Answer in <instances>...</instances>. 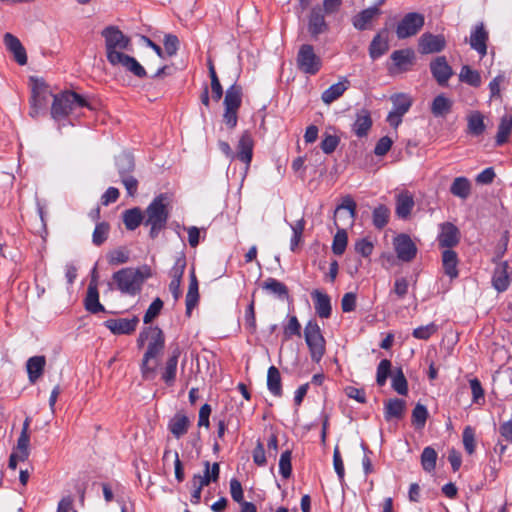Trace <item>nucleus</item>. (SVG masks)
<instances>
[{
  "label": "nucleus",
  "instance_id": "nucleus-1",
  "mask_svg": "<svg viewBox=\"0 0 512 512\" xmlns=\"http://www.w3.org/2000/svg\"><path fill=\"white\" fill-rule=\"evenodd\" d=\"M102 36L105 39L107 60L112 66L122 67L140 78L146 76L143 66L135 58L125 54L130 46L127 36L114 26L105 28Z\"/></svg>",
  "mask_w": 512,
  "mask_h": 512
},
{
  "label": "nucleus",
  "instance_id": "nucleus-2",
  "mask_svg": "<svg viewBox=\"0 0 512 512\" xmlns=\"http://www.w3.org/2000/svg\"><path fill=\"white\" fill-rule=\"evenodd\" d=\"M144 337L149 338V343L143 357L141 372L144 379L151 380L154 378L156 370V363L151 364V360L163 351L165 339L162 330L158 327H150L147 332H142L139 342L142 343Z\"/></svg>",
  "mask_w": 512,
  "mask_h": 512
},
{
  "label": "nucleus",
  "instance_id": "nucleus-3",
  "mask_svg": "<svg viewBox=\"0 0 512 512\" xmlns=\"http://www.w3.org/2000/svg\"><path fill=\"white\" fill-rule=\"evenodd\" d=\"M150 276V269L143 268H123L113 274V280L117 289L123 294L134 296L141 291L144 281Z\"/></svg>",
  "mask_w": 512,
  "mask_h": 512
},
{
  "label": "nucleus",
  "instance_id": "nucleus-4",
  "mask_svg": "<svg viewBox=\"0 0 512 512\" xmlns=\"http://www.w3.org/2000/svg\"><path fill=\"white\" fill-rule=\"evenodd\" d=\"M169 198L165 194L157 196L146 208L144 224L150 226V237L156 238L167 224Z\"/></svg>",
  "mask_w": 512,
  "mask_h": 512
},
{
  "label": "nucleus",
  "instance_id": "nucleus-5",
  "mask_svg": "<svg viewBox=\"0 0 512 512\" xmlns=\"http://www.w3.org/2000/svg\"><path fill=\"white\" fill-rule=\"evenodd\" d=\"M86 100L79 94L71 91L63 92L54 96L51 115L58 120L68 116L78 107H88Z\"/></svg>",
  "mask_w": 512,
  "mask_h": 512
},
{
  "label": "nucleus",
  "instance_id": "nucleus-6",
  "mask_svg": "<svg viewBox=\"0 0 512 512\" xmlns=\"http://www.w3.org/2000/svg\"><path fill=\"white\" fill-rule=\"evenodd\" d=\"M304 337L311 359L316 363L320 362L326 352V341L315 320H310L305 325Z\"/></svg>",
  "mask_w": 512,
  "mask_h": 512
},
{
  "label": "nucleus",
  "instance_id": "nucleus-7",
  "mask_svg": "<svg viewBox=\"0 0 512 512\" xmlns=\"http://www.w3.org/2000/svg\"><path fill=\"white\" fill-rule=\"evenodd\" d=\"M321 57L315 52L311 44H302L296 56L297 68L308 75L317 74L322 68Z\"/></svg>",
  "mask_w": 512,
  "mask_h": 512
},
{
  "label": "nucleus",
  "instance_id": "nucleus-8",
  "mask_svg": "<svg viewBox=\"0 0 512 512\" xmlns=\"http://www.w3.org/2000/svg\"><path fill=\"white\" fill-rule=\"evenodd\" d=\"M242 102V89L238 85L230 86L224 97L225 111L223 114V121L229 128H234L237 125V112Z\"/></svg>",
  "mask_w": 512,
  "mask_h": 512
},
{
  "label": "nucleus",
  "instance_id": "nucleus-9",
  "mask_svg": "<svg viewBox=\"0 0 512 512\" xmlns=\"http://www.w3.org/2000/svg\"><path fill=\"white\" fill-rule=\"evenodd\" d=\"M391 101L393 108L387 116V122L390 126L396 128L401 123L403 115L407 113L411 107L412 100L404 94H398L392 96Z\"/></svg>",
  "mask_w": 512,
  "mask_h": 512
},
{
  "label": "nucleus",
  "instance_id": "nucleus-10",
  "mask_svg": "<svg viewBox=\"0 0 512 512\" xmlns=\"http://www.w3.org/2000/svg\"><path fill=\"white\" fill-rule=\"evenodd\" d=\"M393 247L397 259L401 262H410L416 255V246L407 234H398L393 238Z\"/></svg>",
  "mask_w": 512,
  "mask_h": 512
},
{
  "label": "nucleus",
  "instance_id": "nucleus-11",
  "mask_svg": "<svg viewBox=\"0 0 512 512\" xmlns=\"http://www.w3.org/2000/svg\"><path fill=\"white\" fill-rule=\"evenodd\" d=\"M446 45L445 37L441 34L424 33L418 40V51L423 54L438 53Z\"/></svg>",
  "mask_w": 512,
  "mask_h": 512
},
{
  "label": "nucleus",
  "instance_id": "nucleus-12",
  "mask_svg": "<svg viewBox=\"0 0 512 512\" xmlns=\"http://www.w3.org/2000/svg\"><path fill=\"white\" fill-rule=\"evenodd\" d=\"M254 142L252 136L248 132H244L238 142L237 152L235 153V159L240 160L245 164V170L247 171L253 156Z\"/></svg>",
  "mask_w": 512,
  "mask_h": 512
},
{
  "label": "nucleus",
  "instance_id": "nucleus-13",
  "mask_svg": "<svg viewBox=\"0 0 512 512\" xmlns=\"http://www.w3.org/2000/svg\"><path fill=\"white\" fill-rule=\"evenodd\" d=\"M430 70L439 85H445L453 74L452 68L444 56L435 58L430 63Z\"/></svg>",
  "mask_w": 512,
  "mask_h": 512
},
{
  "label": "nucleus",
  "instance_id": "nucleus-14",
  "mask_svg": "<svg viewBox=\"0 0 512 512\" xmlns=\"http://www.w3.org/2000/svg\"><path fill=\"white\" fill-rule=\"evenodd\" d=\"M460 240L458 228L452 223H443L438 235V243L442 248L451 249L456 246Z\"/></svg>",
  "mask_w": 512,
  "mask_h": 512
},
{
  "label": "nucleus",
  "instance_id": "nucleus-15",
  "mask_svg": "<svg viewBox=\"0 0 512 512\" xmlns=\"http://www.w3.org/2000/svg\"><path fill=\"white\" fill-rule=\"evenodd\" d=\"M329 30V25L325 20L324 14L319 7L311 10L308 20V31L314 38L320 34L326 33Z\"/></svg>",
  "mask_w": 512,
  "mask_h": 512
},
{
  "label": "nucleus",
  "instance_id": "nucleus-16",
  "mask_svg": "<svg viewBox=\"0 0 512 512\" xmlns=\"http://www.w3.org/2000/svg\"><path fill=\"white\" fill-rule=\"evenodd\" d=\"M139 320L137 317L128 318H118V319H109L105 321V326L113 333V334H130L135 331L136 326Z\"/></svg>",
  "mask_w": 512,
  "mask_h": 512
},
{
  "label": "nucleus",
  "instance_id": "nucleus-17",
  "mask_svg": "<svg viewBox=\"0 0 512 512\" xmlns=\"http://www.w3.org/2000/svg\"><path fill=\"white\" fill-rule=\"evenodd\" d=\"M390 32L382 29L371 41L369 55L372 59H377L389 50Z\"/></svg>",
  "mask_w": 512,
  "mask_h": 512
},
{
  "label": "nucleus",
  "instance_id": "nucleus-18",
  "mask_svg": "<svg viewBox=\"0 0 512 512\" xmlns=\"http://www.w3.org/2000/svg\"><path fill=\"white\" fill-rule=\"evenodd\" d=\"M180 355L181 350L178 346H176L172 349L171 354L165 363L161 378L167 385H172L175 382L178 359Z\"/></svg>",
  "mask_w": 512,
  "mask_h": 512
},
{
  "label": "nucleus",
  "instance_id": "nucleus-19",
  "mask_svg": "<svg viewBox=\"0 0 512 512\" xmlns=\"http://www.w3.org/2000/svg\"><path fill=\"white\" fill-rule=\"evenodd\" d=\"M4 44L6 48L14 55V59L19 65H25L27 63L25 48L17 37L11 33H6L4 35Z\"/></svg>",
  "mask_w": 512,
  "mask_h": 512
},
{
  "label": "nucleus",
  "instance_id": "nucleus-20",
  "mask_svg": "<svg viewBox=\"0 0 512 512\" xmlns=\"http://www.w3.org/2000/svg\"><path fill=\"white\" fill-rule=\"evenodd\" d=\"M487 40L488 33L484 28V25L481 23L475 27V29L471 32L470 35V46L472 49L476 50L480 56H485L487 53Z\"/></svg>",
  "mask_w": 512,
  "mask_h": 512
},
{
  "label": "nucleus",
  "instance_id": "nucleus-21",
  "mask_svg": "<svg viewBox=\"0 0 512 512\" xmlns=\"http://www.w3.org/2000/svg\"><path fill=\"white\" fill-rule=\"evenodd\" d=\"M190 425L191 421L188 416L182 412H178L170 419L168 430L174 437L179 439L188 432Z\"/></svg>",
  "mask_w": 512,
  "mask_h": 512
},
{
  "label": "nucleus",
  "instance_id": "nucleus-22",
  "mask_svg": "<svg viewBox=\"0 0 512 512\" xmlns=\"http://www.w3.org/2000/svg\"><path fill=\"white\" fill-rule=\"evenodd\" d=\"M204 474L203 475H194L192 479L193 486L199 485L200 487H204L210 484V482H216L219 478L220 467L218 463H214L210 466L208 461L204 462Z\"/></svg>",
  "mask_w": 512,
  "mask_h": 512
},
{
  "label": "nucleus",
  "instance_id": "nucleus-23",
  "mask_svg": "<svg viewBox=\"0 0 512 512\" xmlns=\"http://www.w3.org/2000/svg\"><path fill=\"white\" fill-rule=\"evenodd\" d=\"M372 127V119L370 112L366 109H362L356 114V119L352 125V131L359 137L367 136L368 132Z\"/></svg>",
  "mask_w": 512,
  "mask_h": 512
},
{
  "label": "nucleus",
  "instance_id": "nucleus-24",
  "mask_svg": "<svg viewBox=\"0 0 512 512\" xmlns=\"http://www.w3.org/2000/svg\"><path fill=\"white\" fill-rule=\"evenodd\" d=\"M349 87V81L342 78L339 82L331 85L321 94V100L329 105L339 99Z\"/></svg>",
  "mask_w": 512,
  "mask_h": 512
},
{
  "label": "nucleus",
  "instance_id": "nucleus-25",
  "mask_svg": "<svg viewBox=\"0 0 512 512\" xmlns=\"http://www.w3.org/2000/svg\"><path fill=\"white\" fill-rule=\"evenodd\" d=\"M311 296L313 298L315 310L318 316L325 319L329 318L332 310L330 297L320 290H314L311 293Z\"/></svg>",
  "mask_w": 512,
  "mask_h": 512
},
{
  "label": "nucleus",
  "instance_id": "nucleus-26",
  "mask_svg": "<svg viewBox=\"0 0 512 512\" xmlns=\"http://www.w3.org/2000/svg\"><path fill=\"white\" fill-rule=\"evenodd\" d=\"M45 365L44 356H33L27 360L26 370L31 383H35L42 376Z\"/></svg>",
  "mask_w": 512,
  "mask_h": 512
},
{
  "label": "nucleus",
  "instance_id": "nucleus-27",
  "mask_svg": "<svg viewBox=\"0 0 512 512\" xmlns=\"http://www.w3.org/2000/svg\"><path fill=\"white\" fill-rule=\"evenodd\" d=\"M414 34H416V12H410L397 25L396 35L399 39H405Z\"/></svg>",
  "mask_w": 512,
  "mask_h": 512
},
{
  "label": "nucleus",
  "instance_id": "nucleus-28",
  "mask_svg": "<svg viewBox=\"0 0 512 512\" xmlns=\"http://www.w3.org/2000/svg\"><path fill=\"white\" fill-rule=\"evenodd\" d=\"M508 263L499 264L494 271L492 283L498 292L505 291L509 286Z\"/></svg>",
  "mask_w": 512,
  "mask_h": 512
},
{
  "label": "nucleus",
  "instance_id": "nucleus-29",
  "mask_svg": "<svg viewBox=\"0 0 512 512\" xmlns=\"http://www.w3.org/2000/svg\"><path fill=\"white\" fill-rule=\"evenodd\" d=\"M457 264L458 257L456 252L451 249H445L442 252V265L445 274L451 279H454L458 276Z\"/></svg>",
  "mask_w": 512,
  "mask_h": 512
},
{
  "label": "nucleus",
  "instance_id": "nucleus-30",
  "mask_svg": "<svg viewBox=\"0 0 512 512\" xmlns=\"http://www.w3.org/2000/svg\"><path fill=\"white\" fill-rule=\"evenodd\" d=\"M85 308L91 313L103 312L104 306L99 302V293L96 285L92 282L88 286L87 295L85 298Z\"/></svg>",
  "mask_w": 512,
  "mask_h": 512
},
{
  "label": "nucleus",
  "instance_id": "nucleus-31",
  "mask_svg": "<svg viewBox=\"0 0 512 512\" xmlns=\"http://www.w3.org/2000/svg\"><path fill=\"white\" fill-rule=\"evenodd\" d=\"M484 116L479 111L471 112L467 117V130L473 136H480L485 131Z\"/></svg>",
  "mask_w": 512,
  "mask_h": 512
},
{
  "label": "nucleus",
  "instance_id": "nucleus-32",
  "mask_svg": "<svg viewBox=\"0 0 512 512\" xmlns=\"http://www.w3.org/2000/svg\"><path fill=\"white\" fill-rule=\"evenodd\" d=\"M379 9L377 7L367 8L360 13H358L353 18V25L358 30H365L368 28L369 23L373 20V18L378 15Z\"/></svg>",
  "mask_w": 512,
  "mask_h": 512
},
{
  "label": "nucleus",
  "instance_id": "nucleus-33",
  "mask_svg": "<svg viewBox=\"0 0 512 512\" xmlns=\"http://www.w3.org/2000/svg\"><path fill=\"white\" fill-rule=\"evenodd\" d=\"M414 205L413 197L408 192H402L397 197L396 214L399 218H406Z\"/></svg>",
  "mask_w": 512,
  "mask_h": 512
},
{
  "label": "nucleus",
  "instance_id": "nucleus-34",
  "mask_svg": "<svg viewBox=\"0 0 512 512\" xmlns=\"http://www.w3.org/2000/svg\"><path fill=\"white\" fill-rule=\"evenodd\" d=\"M405 410V401L401 399H390L385 404V419L391 420V419H398L402 417L403 412Z\"/></svg>",
  "mask_w": 512,
  "mask_h": 512
},
{
  "label": "nucleus",
  "instance_id": "nucleus-35",
  "mask_svg": "<svg viewBox=\"0 0 512 512\" xmlns=\"http://www.w3.org/2000/svg\"><path fill=\"white\" fill-rule=\"evenodd\" d=\"M267 386L269 391L275 396H281V376L279 370L275 366H271L267 372Z\"/></svg>",
  "mask_w": 512,
  "mask_h": 512
},
{
  "label": "nucleus",
  "instance_id": "nucleus-36",
  "mask_svg": "<svg viewBox=\"0 0 512 512\" xmlns=\"http://www.w3.org/2000/svg\"><path fill=\"white\" fill-rule=\"evenodd\" d=\"M145 220L139 208L126 210L123 214V222L128 230H135Z\"/></svg>",
  "mask_w": 512,
  "mask_h": 512
},
{
  "label": "nucleus",
  "instance_id": "nucleus-37",
  "mask_svg": "<svg viewBox=\"0 0 512 512\" xmlns=\"http://www.w3.org/2000/svg\"><path fill=\"white\" fill-rule=\"evenodd\" d=\"M452 107V101L445 97L444 95H438L434 98L431 111L436 117L446 116Z\"/></svg>",
  "mask_w": 512,
  "mask_h": 512
},
{
  "label": "nucleus",
  "instance_id": "nucleus-38",
  "mask_svg": "<svg viewBox=\"0 0 512 512\" xmlns=\"http://www.w3.org/2000/svg\"><path fill=\"white\" fill-rule=\"evenodd\" d=\"M450 192L455 196L466 199L471 193V184L467 178L457 177L451 184Z\"/></svg>",
  "mask_w": 512,
  "mask_h": 512
},
{
  "label": "nucleus",
  "instance_id": "nucleus-39",
  "mask_svg": "<svg viewBox=\"0 0 512 512\" xmlns=\"http://www.w3.org/2000/svg\"><path fill=\"white\" fill-rule=\"evenodd\" d=\"M512 131V116L504 115L499 123L498 131L496 135L497 145H502L507 142L509 135Z\"/></svg>",
  "mask_w": 512,
  "mask_h": 512
},
{
  "label": "nucleus",
  "instance_id": "nucleus-40",
  "mask_svg": "<svg viewBox=\"0 0 512 512\" xmlns=\"http://www.w3.org/2000/svg\"><path fill=\"white\" fill-rule=\"evenodd\" d=\"M413 52L411 50H397L391 54V59L398 71L405 70L411 63Z\"/></svg>",
  "mask_w": 512,
  "mask_h": 512
},
{
  "label": "nucleus",
  "instance_id": "nucleus-41",
  "mask_svg": "<svg viewBox=\"0 0 512 512\" xmlns=\"http://www.w3.org/2000/svg\"><path fill=\"white\" fill-rule=\"evenodd\" d=\"M343 210L347 211V214H346L347 223L352 225L354 222V219H355V214H356V203L354 202V200L352 198L345 197L343 199V202L336 208L335 216L341 217V213Z\"/></svg>",
  "mask_w": 512,
  "mask_h": 512
},
{
  "label": "nucleus",
  "instance_id": "nucleus-42",
  "mask_svg": "<svg viewBox=\"0 0 512 512\" xmlns=\"http://www.w3.org/2000/svg\"><path fill=\"white\" fill-rule=\"evenodd\" d=\"M459 79L471 86L478 87L481 84V77L478 71L464 65L459 73Z\"/></svg>",
  "mask_w": 512,
  "mask_h": 512
},
{
  "label": "nucleus",
  "instance_id": "nucleus-43",
  "mask_svg": "<svg viewBox=\"0 0 512 512\" xmlns=\"http://www.w3.org/2000/svg\"><path fill=\"white\" fill-rule=\"evenodd\" d=\"M263 289L269 293L277 295L278 297H286L288 295L287 287L280 281L274 278H268L263 283Z\"/></svg>",
  "mask_w": 512,
  "mask_h": 512
},
{
  "label": "nucleus",
  "instance_id": "nucleus-44",
  "mask_svg": "<svg viewBox=\"0 0 512 512\" xmlns=\"http://www.w3.org/2000/svg\"><path fill=\"white\" fill-rule=\"evenodd\" d=\"M347 242H348V236H347L346 230L343 228H341V229L339 228L333 238V243H332L333 253L336 255H342L346 249Z\"/></svg>",
  "mask_w": 512,
  "mask_h": 512
},
{
  "label": "nucleus",
  "instance_id": "nucleus-45",
  "mask_svg": "<svg viewBox=\"0 0 512 512\" xmlns=\"http://www.w3.org/2000/svg\"><path fill=\"white\" fill-rule=\"evenodd\" d=\"M390 216L389 209L384 205H379L373 210V224L376 228L382 229L388 223Z\"/></svg>",
  "mask_w": 512,
  "mask_h": 512
},
{
  "label": "nucleus",
  "instance_id": "nucleus-46",
  "mask_svg": "<svg viewBox=\"0 0 512 512\" xmlns=\"http://www.w3.org/2000/svg\"><path fill=\"white\" fill-rule=\"evenodd\" d=\"M437 461V452L431 448L426 447L421 454V465L427 472L434 470Z\"/></svg>",
  "mask_w": 512,
  "mask_h": 512
},
{
  "label": "nucleus",
  "instance_id": "nucleus-47",
  "mask_svg": "<svg viewBox=\"0 0 512 512\" xmlns=\"http://www.w3.org/2000/svg\"><path fill=\"white\" fill-rule=\"evenodd\" d=\"M391 373V362L387 359L380 361L377 367L376 382L379 386H384L388 376Z\"/></svg>",
  "mask_w": 512,
  "mask_h": 512
},
{
  "label": "nucleus",
  "instance_id": "nucleus-48",
  "mask_svg": "<svg viewBox=\"0 0 512 512\" xmlns=\"http://www.w3.org/2000/svg\"><path fill=\"white\" fill-rule=\"evenodd\" d=\"M392 387L400 395H405L407 393V381L401 369H398L393 374Z\"/></svg>",
  "mask_w": 512,
  "mask_h": 512
},
{
  "label": "nucleus",
  "instance_id": "nucleus-49",
  "mask_svg": "<svg viewBox=\"0 0 512 512\" xmlns=\"http://www.w3.org/2000/svg\"><path fill=\"white\" fill-rule=\"evenodd\" d=\"M36 100L39 108H45L47 104V89L44 85L36 84L32 89L31 103Z\"/></svg>",
  "mask_w": 512,
  "mask_h": 512
},
{
  "label": "nucleus",
  "instance_id": "nucleus-50",
  "mask_svg": "<svg viewBox=\"0 0 512 512\" xmlns=\"http://www.w3.org/2000/svg\"><path fill=\"white\" fill-rule=\"evenodd\" d=\"M279 472L283 478L287 479L291 476L292 465H291V452L289 450L284 451L279 460Z\"/></svg>",
  "mask_w": 512,
  "mask_h": 512
},
{
  "label": "nucleus",
  "instance_id": "nucleus-51",
  "mask_svg": "<svg viewBox=\"0 0 512 512\" xmlns=\"http://www.w3.org/2000/svg\"><path fill=\"white\" fill-rule=\"evenodd\" d=\"M109 232V225L105 222L98 223L93 231L92 241L95 245L99 246L107 239Z\"/></svg>",
  "mask_w": 512,
  "mask_h": 512
},
{
  "label": "nucleus",
  "instance_id": "nucleus-52",
  "mask_svg": "<svg viewBox=\"0 0 512 512\" xmlns=\"http://www.w3.org/2000/svg\"><path fill=\"white\" fill-rule=\"evenodd\" d=\"M163 308V301L160 298H156L146 310L143 321L145 324L152 322L160 313Z\"/></svg>",
  "mask_w": 512,
  "mask_h": 512
},
{
  "label": "nucleus",
  "instance_id": "nucleus-53",
  "mask_svg": "<svg viewBox=\"0 0 512 512\" xmlns=\"http://www.w3.org/2000/svg\"><path fill=\"white\" fill-rule=\"evenodd\" d=\"M463 445L468 454L475 452V432L471 426H467L463 430L462 434Z\"/></svg>",
  "mask_w": 512,
  "mask_h": 512
},
{
  "label": "nucleus",
  "instance_id": "nucleus-54",
  "mask_svg": "<svg viewBox=\"0 0 512 512\" xmlns=\"http://www.w3.org/2000/svg\"><path fill=\"white\" fill-rule=\"evenodd\" d=\"M340 138L336 135L325 133L321 142V149L325 154L333 153L339 145Z\"/></svg>",
  "mask_w": 512,
  "mask_h": 512
},
{
  "label": "nucleus",
  "instance_id": "nucleus-55",
  "mask_svg": "<svg viewBox=\"0 0 512 512\" xmlns=\"http://www.w3.org/2000/svg\"><path fill=\"white\" fill-rule=\"evenodd\" d=\"M116 165L118 167L119 173L123 175L133 169V158L130 154L123 153L117 157Z\"/></svg>",
  "mask_w": 512,
  "mask_h": 512
},
{
  "label": "nucleus",
  "instance_id": "nucleus-56",
  "mask_svg": "<svg viewBox=\"0 0 512 512\" xmlns=\"http://www.w3.org/2000/svg\"><path fill=\"white\" fill-rule=\"evenodd\" d=\"M179 47V40L175 35L168 34L164 38V56L172 57L174 56Z\"/></svg>",
  "mask_w": 512,
  "mask_h": 512
},
{
  "label": "nucleus",
  "instance_id": "nucleus-57",
  "mask_svg": "<svg viewBox=\"0 0 512 512\" xmlns=\"http://www.w3.org/2000/svg\"><path fill=\"white\" fill-rule=\"evenodd\" d=\"M107 259L111 265H119L128 262L129 255L124 249H115L108 253Z\"/></svg>",
  "mask_w": 512,
  "mask_h": 512
},
{
  "label": "nucleus",
  "instance_id": "nucleus-58",
  "mask_svg": "<svg viewBox=\"0 0 512 512\" xmlns=\"http://www.w3.org/2000/svg\"><path fill=\"white\" fill-rule=\"evenodd\" d=\"M301 335V325L296 316H290L287 325L284 327V336L289 339L292 336Z\"/></svg>",
  "mask_w": 512,
  "mask_h": 512
},
{
  "label": "nucleus",
  "instance_id": "nucleus-59",
  "mask_svg": "<svg viewBox=\"0 0 512 512\" xmlns=\"http://www.w3.org/2000/svg\"><path fill=\"white\" fill-rule=\"evenodd\" d=\"M185 267H186L185 257L179 256L175 260V263H174L173 267L171 268V271H170L171 279L181 281L183 274H184Z\"/></svg>",
  "mask_w": 512,
  "mask_h": 512
},
{
  "label": "nucleus",
  "instance_id": "nucleus-60",
  "mask_svg": "<svg viewBox=\"0 0 512 512\" xmlns=\"http://www.w3.org/2000/svg\"><path fill=\"white\" fill-rule=\"evenodd\" d=\"M373 249V243L366 238L359 239L355 243V251L363 257H369Z\"/></svg>",
  "mask_w": 512,
  "mask_h": 512
},
{
  "label": "nucleus",
  "instance_id": "nucleus-61",
  "mask_svg": "<svg viewBox=\"0 0 512 512\" xmlns=\"http://www.w3.org/2000/svg\"><path fill=\"white\" fill-rule=\"evenodd\" d=\"M230 494H231L232 499L235 502H237L239 504L245 502L242 485H241L240 481L237 480L236 478H232L230 480Z\"/></svg>",
  "mask_w": 512,
  "mask_h": 512
},
{
  "label": "nucleus",
  "instance_id": "nucleus-62",
  "mask_svg": "<svg viewBox=\"0 0 512 512\" xmlns=\"http://www.w3.org/2000/svg\"><path fill=\"white\" fill-rule=\"evenodd\" d=\"M30 451H21L14 448L13 452L9 457L8 467L15 470L19 462H24L28 459Z\"/></svg>",
  "mask_w": 512,
  "mask_h": 512
},
{
  "label": "nucleus",
  "instance_id": "nucleus-63",
  "mask_svg": "<svg viewBox=\"0 0 512 512\" xmlns=\"http://www.w3.org/2000/svg\"><path fill=\"white\" fill-rule=\"evenodd\" d=\"M333 466H334L335 472L339 478V481L342 484L344 482L345 470H344L343 460L340 455L338 447H336L333 452Z\"/></svg>",
  "mask_w": 512,
  "mask_h": 512
},
{
  "label": "nucleus",
  "instance_id": "nucleus-64",
  "mask_svg": "<svg viewBox=\"0 0 512 512\" xmlns=\"http://www.w3.org/2000/svg\"><path fill=\"white\" fill-rule=\"evenodd\" d=\"M245 325L246 328L251 332L254 333L256 331V317H255V310H254V301H252L245 312Z\"/></svg>",
  "mask_w": 512,
  "mask_h": 512
}]
</instances>
